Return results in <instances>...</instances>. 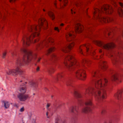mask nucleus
Wrapping results in <instances>:
<instances>
[{
    "label": "nucleus",
    "mask_w": 123,
    "mask_h": 123,
    "mask_svg": "<svg viewBox=\"0 0 123 123\" xmlns=\"http://www.w3.org/2000/svg\"><path fill=\"white\" fill-rule=\"evenodd\" d=\"M64 64L70 70H74L77 78L82 80L85 79L86 75L84 70H81L80 63L77 62L71 54H69L64 57Z\"/></svg>",
    "instance_id": "obj_3"
},
{
    "label": "nucleus",
    "mask_w": 123,
    "mask_h": 123,
    "mask_svg": "<svg viewBox=\"0 0 123 123\" xmlns=\"http://www.w3.org/2000/svg\"><path fill=\"white\" fill-rule=\"evenodd\" d=\"M83 29L84 27L83 26L79 23L76 22L74 29L75 32L80 33L83 31Z\"/></svg>",
    "instance_id": "obj_10"
},
{
    "label": "nucleus",
    "mask_w": 123,
    "mask_h": 123,
    "mask_svg": "<svg viewBox=\"0 0 123 123\" xmlns=\"http://www.w3.org/2000/svg\"><path fill=\"white\" fill-rule=\"evenodd\" d=\"M55 123H66L65 121L64 120L59 119L58 118L56 119V121L55 122Z\"/></svg>",
    "instance_id": "obj_25"
},
{
    "label": "nucleus",
    "mask_w": 123,
    "mask_h": 123,
    "mask_svg": "<svg viewBox=\"0 0 123 123\" xmlns=\"http://www.w3.org/2000/svg\"><path fill=\"white\" fill-rule=\"evenodd\" d=\"M55 30L57 31L58 32H59V30L58 27H55Z\"/></svg>",
    "instance_id": "obj_38"
},
{
    "label": "nucleus",
    "mask_w": 123,
    "mask_h": 123,
    "mask_svg": "<svg viewBox=\"0 0 123 123\" xmlns=\"http://www.w3.org/2000/svg\"><path fill=\"white\" fill-rule=\"evenodd\" d=\"M84 47L85 48L86 51L87 52L89 50H90H90L89 49L90 48H91V46H90V44H84V46H82L79 49V51L81 53H82V48Z\"/></svg>",
    "instance_id": "obj_19"
},
{
    "label": "nucleus",
    "mask_w": 123,
    "mask_h": 123,
    "mask_svg": "<svg viewBox=\"0 0 123 123\" xmlns=\"http://www.w3.org/2000/svg\"><path fill=\"white\" fill-rule=\"evenodd\" d=\"M115 96L119 100L123 99V90L118 91L115 95Z\"/></svg>",
    "instance_id": "obj_15"
},
{
    "label": "nucleus",
    "mask_w": 123,
    "mask_h": 123,
    "mask_svg": "<svg viewBox=\"0 0 123 123\" xmlns=\"http://www.w3.org/2000/svg\"><path fill=\"white\" fill-rule=\"evenodd\" d=\"M71 11H72V14H73V11H72V10H71Z\"/></svg>",
    "instance_id": "obj_51"
},
{
    "label": "nucleus",
    "mask_w": 123,
    "mask_h": 123,
    "mask_svg": "<svg viewBox=\"0 0 123 123\" xmlns=\"http://www.w3.org/2000/svg\"><path fill=\"white\" fill-rule=\"evenodd\" d=\"M24 107H23L22 108H21L20 110V111L21 112H22L23 111H24Z\"/></svg>",
    "instance_id": "obj_36"
},
{
    "label": "nucleus",
    "mask_w": 123,
    "mask_h": 123,
    "mask_svg": "<svg viewBox=\"0 0 123 123\" xmlns=\"http://www.w3.org/2000/svg\"><path fill=\"white\" fill-rule=\"evenodd\" d=\"M36 70L37 71H38L39 70V67H37L36 68Z\"/></svg>",
    "instance_id": "obj_42"
},
{
    "label": "nucleus",
    "mask_w": 123,
    "mask_h": 123,
    "mask_svg": "<svg viewBox=\"0 0 123 123\" xmlns=\"http://www.w3.org/2000/svg\"><path fill=\"white\" fill-rule=\"evenodd\" d=\"M63 76L62 73H58L56 76L55 78L56 80H58L62 78Z\"/></svg>",
    "instance_id": "obj_24"
},
{
    "label": "nucleus",
    "mask_w": 123,
    "mask_h": 123,
    "mask_svg": "<svg viewBox=\"0 0 123 123\" xmlns=\"http://www.w3.org/2000/svg\"><path fill=\"white\" fill-rule=\"evenodd\" d=\"M74 45V42H72L70 43L68 45H67L64 47L62 48L61 50L65 53L67 52L71 49Z\"/></svg>",
    "instance_id": "obj_11"
},
{
    "label": "nucleus",
    "mask_w": 123,
    "mask_h": 123,
    "mask_svg": "<svg viewBox=\"0 0 123 123\" xmlns=\"http://www.w3.org/2000/svg\"><path fill=\"white\" fill-rule=\"evenodd\" d=\"M0 16H1L2 18L3 19H4L5 18L6 16V15H5L4 13H3L2 15L1 13V12H0Z\"/></svg>",
    "instance_id": "obj_33"
},
{
    "label": "nucleus",
    "mask_w": 123,
    "mask_h": 123,
    "mask_svg": "<svg viewBox=\"0 0 123 123\" xmlns=\"http://www.w3.org/2000/svg\"><path fill=\"white\" fill-rule=\"evenodd\" d=\"M11 54H12V55H13V53H11Z\"/></svg>",
    "instance_id": "obj_50"
},
{
    "label": "nucleus",
    "mask_w": 123,
    "mask_h": 123,
    "mask_svg": "<svg viewBox=\"0 0 123 123\" xmlns=\"http://www.w3.org/2000/svg\"><path fill=\"white\" fill-rule=\"evenodd\" d=\"M47 13L49 16L51 18L52 20H54L55 18L54 15L53 13L51 11H47Z\"/></svg>",
    "instance_id": "obj_26"
},
{
    "label": "nucleus",
    "mask_w": 123,
    "mask_h": 123,
    "mask_svg": "<svg viewBox=\"0 0 123 123\" xmlns=\"http://www.w3.org/2000/svg\"><path fill=\"white\" fill-rule=\"evenodd\" d=\"M22 81V80H21V81H20V82H21Z\"/></svg>",
    "instance_id": "obj_56"
},
{
    "label": "nucleus",
    "mask_w": 123,
    "mask_h": 123,
    "mask_svg": "<svg viewBox=\"0 0 123 123\" xmlns=\"http://www.w3.org/2000/svg\"><path fill=\"white\" fill-rule=\"evenodd\" d=\"M59 0V1H62V0Z\"/></svg>",
    "instance_id": "obj_54"
},
{
    "label": "nucleus",
    "mask_w": 123,
    "mask_h": 123,
    "mask_svg": "<svg viewBox=\"0 0 123 123\" xmlns=\"http://www.w3.org/2000/svg\"><path fill=\"white\" fill-rule=\"evenodd\" d=\"M51 59L53 60H55L57 58V57L55 54H52L50 55Z\"/></svg>",
    "instance_id": "obj_29"
},
{
    "label": "nucleus",
    "mask_w": 123,
    "mask_h": 123,
    "mask_svg": "<svg viewBox=\"0 0 123 123\" xmlns=\"http://www.w3.org/2000/svg\"><path fill=\"white\" fill-rule=\"evenodd\" d=\"M99 74L98 71L93 70L92 73V77L97 78L98 77Z\"/></svg>",
    "instance_id": "obj_23"
},
{
    "label": "nucleus",
    "mask_w": 123,
    "mask_h": 123,
    "mask_svg": "<svg viewBox=\"0 0 123 123\" xmlns=\"http://www.w3.org/2000/svg\"><path fill=\"white\" fill-rule=\"evenodd\" d=\"M85 106L83 107L82 109V112L87 113L90 111L91 110V107L92 105L91 98H87L85 102Z\"/></svg>",
    "instance_id": "obj_8"
},
{
    "label": "nucleus",
    "mask_w": 123,
    "mask_h": 123,
    "mask_svg": "<svg viewBox=\"0 0 123 123\" xmlns=\"http://www.w3.org/2000/svg\"><path fill=\"white\" fill-rule=\"evenodd\" d=\"M48 112H47L46 113V115L47 116V118H49L48 117Z\"/></svg>",
    "instance_id": "obj_45"
},
{
    "label": "nucleus",
    "mask_w": 123,
    "mask_h": 123,
    "mask_svg": "<svg viewBox=\"0 0 123 123\" xmlns=\"http://www.w3.org/2000/svg\"><path fill=\"white\" fill-rule=\"evenodd\" d=\"M26 89L25 85L24 84L21 85L19 87V91L22 93H25Z\"/></svg>",
    "instance_id": "obj_20"
},
{
    "label": "nucleus",
    "mask_w": 123,
    "mask_h": 123,
    "mask_svg": "<svg viewBox=\"0 0 123 123\" xmlns=\"http://www.w3.org/2000/svg\"><path fill=\"white\" fill-rule=\"evenodd\" d=\"M113 63L115 65L120 64L123 60V53H115L114 51L109 52Z\"/></svg>",
    "instance_id": "obj_6"
},
{
    "label": "nucleus",
    "mask_w": 123,
    "mask_h": 123,
    "mask_svg": "<svg viewBox=\"0 0 123 123\" xmlns=\"http://www.w3.org/2000/svg\"><path fill=\"white\" fill-rule=\"evenodd\" d=\"M111 123V122H108L106 123Z\"/></svg>",
    "instance_id": "obj_48"
},
{
    "label": "nucleus",
    "mask_w": 123,
    "mask_h": 123,
    "mask_svg": "<svg viewBox=\"0 0 123 123\" xmlns=\"http://www.w3.org/2000/svg\"><path fill=\"white\" fill-rule=\"evenodd\" d=\"M120 6L123 8V3H119Z\"/></svg>",
    "instance_id": "obj_37"
},
{
    "label": "nucleus",
    "mask_w": 123,
    "mask_h": 123,
    "mask_svg": "<svg viewBox=\"0 0 123 123\" xmlns=\"http://www.w3.org/2000/svg\"><path fill=\"white\" fill-rule=\"evenodd\" d=\"M78 107L77 106H72L69 108V110L71 111L72 113L76 115L78 113Z\"/></svg>",
    "instance_id": "obj_16"
},
{
    "label": "nucleus",
    "mask_w": 123,
    "mask_h": 123,
    "mask_svg": "<svg viewBox=\"0 0 123 123\" xmlns=\"http://www.w3.org/2000/svg\"><path fill=\"white\" fill-rule=\"evenodd\" d=\"M29 84L33 90H36L37 86V85L35 82L34 81H31L29 82Z\"/></svg>",
    "instance_id": "obj_18"
},
{
    "label": "nucleus",
    "mask_w": 123,
    "mask_h": 123,
    "mask_svg": "<svg viewBox=\"0 0 123 123\" xmlns=\"http://www.w3.org/2000/svg\"><path fill=\"white\" fill-rule=\"evenodd\" d=\"M21 51L25 54L23 58L22 59L20 58L17 59L16 62V69H8L6 72L8 74H22L23 71L21 70L20 67L23 66L24 63L27 64L31 61L33 62L34 65L36 66V63L39 62L41 59V58L37 59L36 54L25 48L21 49Z\"/></svg>",
    "instance_id": "obj_1"
},
{
    "label": "nucleus",
    "mask_w": 123,
    "mask_h": 123,
    "mask_svg": "<svg viewBox=\"0 0 123 123\" xmlns=\"http://www.w3.org/2000/svg\"><path fill=\"white\" fill-rule=\"evenodd\" d=\"M119 81H120V82H121V81H120V80H119Z\"/></svg>",
    "instance_id": "obj_57"
},
{
    "label": "nucleus",
    "mask_w": 123,
    "mask_h": 123,
    "mask_svg": "<svg viewBox=\"0 0 123 123\" xmlns=\"http://www.w3.org/2000/svg\"><path fill=\"white\" fill-rule=\"evenodd\" d=\"M44 22L46 26L47 25V21L44 18H40L38 20L39 25L30 26L29 28L31 34H27L24 35L22 39V42L24 45L28 46L31 42V40L33 37L39 35V32L41 26L44 25Z\"/></svg>",
    "instance_id": "obj_4"
},
{
    "label": "nucleus",
    "mask_w": 123,
    "mask_h": 123,
    "mask_svg": "<svg viewBox=\"0 0 123 123\" xmlns=\"http://www.w3.org/2000/svg\"><path fill=\"white\" fill-rule=\"evenodd\" d=\"M38 41V39L37 40H34V43H36V42H37Z\"/></svg>",
    "instance_id": "obj_43"
},
{
    "label": "nucleus",
    "mask_w": 123,
    "mask_h": 123,
    "mask_svg": "<svg viewBox=\"0 0 123 123\" xmlns=\"http://www.w3.org/2000/svg\"><path fill=\"white\" fill-rule=\"evenodd\" d=\"M50 105L49 104H47L46 106V108L48 109V110H49V109L48 108L49 107Z\"/></svg>",
    "instance_id": "obj_39"
},
{
    "label": "nucleus",
    "mask_w": 123,
    "mask_h": 123,
    "mask_svg": "<svg viewBox=\"0 0 123 123\" xmlns=\"http://www.w3.org/2000/svg\"><path fill=\"white\" fill-rule=\"evenodd\" d=\"M94 81L95 87L87 86L85 89V94L86 97L89 96L91 97L92 95H94L96 100L99 101L106 97L105 87L108 81L105 79L102 80L100 79L97 81L94 80Z\"/></svg>",
    "instance_id": "obj_2"
},
{
    "label": "nucleus",
    "mask_w": 123,
    "mask_h": 123,
    "mask_svg": "<svg viewBox=\"0 0 123 123\" xmlns=\"http://www.w3.org/2000/svg\"><path fill=\"white\" fill-rule=\"evenodd\" d=\"M53 96H51V98H53Z\"/></svg>",
    "instance_id": "obj_52"
},
{
    "label": "nucleus",
    "mask_w": 123,
    "mask_h": 123,
    "mask_svg": "<svg viewBox=\"0 0 123 123\" xmlns=\"http://www.w3.org/2000/svg\"><path fill=\"white\" fill-rule=\"evenodd\" d=\"M74 93V95L77 98H80L82 97L81 93L79 92L75 91Z\"/></svg>",
    "instance_id": "obj_22"
},
{
    "label": "nucleus",
    "mask_w": 123,
    "mask_h": 123,
    "mask_svg": "<svg viewBox=\"0 0 123 123\" xmlns=\"http://www.w3.org/2000/svg\"><path fill=\"white\" fill-rule=\"evenodd\" d=\"M79 100V104L81 105V104H82V101H80V100Z\"/></svg>",
    "instance_id": "obj_40"
},
{
    "label": "nucleus",
    "mask_w": 123,
    "mask_h": 123,
    "mask_svg": "<svg viewBox=\"0 0 123 123\" xmlns=\"http://www.w3.org/2000/svg\"><path fill=\"white\" fill-rule=\"evenodd\" d=\"M43 11H45V10L44 9H43Z\"/></svg>",
    "instance_id": "obj_58"
},
{
    "label": "nucleus",
    "mask_w": 123,
    "mask_h": 123,
    "mask_svg": "<svg viewBox=\"0 0 123 123\" xmlns=\"http://www.w3.org/2000/svg\"><path fill=\"white\" fill-rule=\"evenodd\" d=\"M66 83L67 86H70L72 83V81L70 79H68L66 81Z\"/></svg>",
    "instance_id": "obj_31"
},
{
    "label": "nucleus",
    "mask_w": 123,
    "mask_h": 123,
    "mask_svg": "<svg viewBox=\"0 0 123 123\" xmlns=\"http://www.w3.org/2000/svg\"><path fill=\"white\" fill-rule=\"evenodd\" d=\"M96 43L98 45L107 50H110L115 46V45L113 43L105 44L103 42L100 41H97Z\"/></svg>",
    "instance_id": "obj_9"
},
{
    "label": "nucleus",
    "mask_w": 123,
    "mask_h": 123,
    "mask_svg": "<svg viewBox=\"0 0 123 123\" xmlns=\"http://www.w3.org/2000/svg\"><path fill=\"white\" fill-rule=\"evenodd\" d=\"M9 0L10 2H11L12 1H14L15 0Z\"/></svg>",
    "instance_id": "obj_44"
},
{
    "label": "nucleus",
    "mask_w": 123,
    "mask_h": 123,
    "mask_svg": "<svg viewBox=\"0 0 123 123\" xmlns=\"http://www.w3.org/2000/svg\"><path fill=\"white\" fill-rule=\"evenodd\" d=\"M47 71L49 74H50L53 73L54 71V69L53 68H48Z\"/></svg>",
    "instance_id": "obj_28"
},
{
    "label": "nucleus",
    "mask_w": 123,
    "mask_h": 123,
    "mask_svg": "<svg viewBox=\"0 0 123 123\" xmlns=\"http://www.w3.org/2000/svg\"><path fill=\"white\" fill-rule=\"evenodd\" d=\"M23 123H24V122Z\"/></svg>",
    "instance_id": "obj_60"
},
{
    "label": "nucleus",
    "mask_w": 123,
    "mask_h": 123,
    "mask_svg": "<svg viewBox=\"0 0 123 123\" xmlns=\"http://www.w3.org/2000/svg\"><path fill=\"white\" fill-rule=\"evenodd\" d=\"M112 3L114 6L116 7L117 10V12L120 16L122 17V16L123 12L122 9L121 8H118L117 6V4L115 1L114 0H112Z\"/></svg>",
    "instance_id": "obj_14"
},
{
    "label": "nucleus",
    "mask_w": 123,
    "mask_h": 123,
    "mask_svg": "<svg viewBox=\"0 0 123 123\" xmlns=\"http://www.w3.org/2000/svg\"><path fill=\"white\" fill-rule=\"evenodd\" d=\"M73 123H77V122L76 121H75V122Z\"/></svg>",
    "instance_id": "obj_49"
},
{
    "label": "nucleus",
    "mask_w": 123,
    "mask_h": 123,
    "mask_svg": "<svg viewBox=\"0 0 123 123\" xmlns=\"http://www.w3.org/2000/svg\"><path fill=\"white\" fill-rule=\"evenodd\" d=\"M4 105V106L5 108L7 109L8 108L9 106V103L7 101H4L3 102Z\"/></svg>",
    "instance_id": "obj_27"
},
{
    "label": "nucleus",
    "mask_w": 123,
    "mask_h": 123,
    "mask_svg": "<svg viewBox=\"0 0 123 123\" xmlns=\"http://www.w3.org/2000/svg\"><path fill=\"white\" fill-rule=\"evenodd\" d=\"M64 25V24L63 23H62L60 25V26H62Z\"/></svg>",
    "instance_id": "obj_46"
},
{
    "label": "nucleus",
    "mask_w": 123,
    "mask_h": 123,
    "mask_svg": "<svg viewBox=\"0 0 123 123\" xmlns=\"http://www.w3.org/2000/svg\"><path fill=\"white\" fill-rule=\"evenodd\" d=\"M53 40L51 38H48L46 40L43 41H41L40 43H39L37 46L38 47H41L44 46H45L46 47H49L47 51V54H48L51 52H52L55 50V49L54 47H49V45L50 44L53 43Z\"/></svg>",
    "instance_id": "obj_7"
},
{
    "label": "nucleus",
    "mask_w": 123,
    "mask_h": 123,
    "mask_svg": "<svg viewBox=\"0 0 123 123\" xmlns=\"http://www.w3.org/2000/svg\"><path fill=\"white\" fill-rule=\"evenodd\" d=\"M94 10L93 14L95 18L101 19L105 22H109L113 20V19L109 17H100V14L102 12L107 14L111 13L113 9L111 6L108 5H104L101 7L100 9L96 8Z\"/></svg>",
    "instance_id": "obj_5"
},
{
    "label": "nucleus",
    "mask_w": 123,
    "mask_h": 123,
    "mask_svg": "<svg viewBox=\"0 0 123 123\" xmlns=\"http://www.w3.org/2000/svg\"><path fill=\"white\" fill-rule=\"evenodd\" d=\"M63 2H64L65 4H67L68 1L67 0H63Z\"/></svg>",
    "instance_id": "obj_41"
},
{
    "label": "nucleus",
    "mask_w": 123,
    "mask_h": 123,
    "mask_svg": "<svg viewBox=\"0 0 123 123\" xmlns=\"http://www.w3.org/2000/svg\"><path fill=\"white\" fill-rule=\"evenodd\" d=\"M89 62L86 59L83 60L81 62V65H83V66H84V64L85 63L87 64Z\"/></svg>",
    "instance_id": "obj_32"
},
{
    "label": "nucleus",
    "mask_w": 123,
    "mask_h": 123,
    "mask_svg": "<svg viewBox=\"0 0 123 123\" xmlns=\"http://www.w3.org/2000/svg\"><path fill=\"white\" fill-rule=\"evenodd\" d=\"M115 29H116L114 28H113L112 29L111 28L110 29H109V30L108 31V32H107L108 35V36H109L110 34V33H111V32H113L115 30Z\"/></svg>",
    "instance_id": "obj_30"
},
{
    "label": "nucleus",
    "mask_w": 123,
    "mask_h": 123,
    "mask_svg": "<svg viewBox=\"0 0 123 123\" xmlns=\"http://www.w3.org/2000/svg\"><path fill=\"white\" fill-rule=\"evenodd\" d=\"M2 28V27H1V28Z\"/></svg>",
    "instance_id": "obj_59"
},
{
    "label": "nucleus",
    "mask_w": 123,
    "mask_h": 123,
    "mask_svg": "<svg viewBox=\"0 0 123 123\" xmlns=\"http://www.w3.org/2000/svg\"><path fill=\"white\" fill-rule=\"evenodd\" d=\"M109 73L112 74L111 77V80L113 81L119 80L118 77L119 76L118 74L112 71H109Z\"/></svg>",
    "instance_id": "obj_12"
},
{
    "label": "nucleus",
    "mask_w": 123,
    "mask_h": 123,
    "mask_svg": "<svg viewBox=\"0 0 123 123\" xmlns=\"http://www.w3.org/2000/svg\"><path fill=\"white\" fill-rule=\"evenodd\" d=\"M17 97L21 101H25L27 99L28 96L27 95L24 93H19L17 95Z\"/></svg>",
    "instance_id": "obj_13"
},
{
    "label": "nucleus",
    "mask_w": 123,
    "mask_h": 123,
    "mask_svg": "<svg viewBox=\"0 0 123 123\" xmlns=\"http://www.w3.org/2000/svg\"><path fill=\"white\" fill-rule=\"evenodd\" d=\"M33 95H34L35 94L34 93H33Z\"/></svg>",
    "instance_id": "obj_55"
},
{
    "label": "nucleus",
    "mask_w": 123,
    "mask_h": 123,
    "mask_svg": "<svg viewBox=\"0 0 123 123\" xmlns=\"http://www.w3.org/2000/svg\"><path fill=\"white\" fill-rule=\"evenodd\" d=\"M72 33H68L66 34V37L67 41L69 42L72 40V38H74L75 37V35L74 33L73 34V32Z\"/></svg>",
    "instance_id": "obj_17"
},
{
    "label": "nucleus",
    "mask_w": 123,
    "mask_h": 123,
    "mask_svg": "<svg viewBox=\"0 0 123 123\" xmlns=\"http://www.w3.org/2000/svg\"><path fill=\"white\" fill-rule=\"evenodd\" d=\"M101 112L102 114H103L106 112V110L105 109H103L101 110Z\"/></svg>",
    "instance_id": "obj_34"
},
{
    "label": "nucleus",
    "mask_w": 123,
    "mask_h": 123,
    "mask_svg": "<svg viewBox=\"0 0 123 123\" xmlns=\"http://www.w3.org/2000/svg\"><path fill=\"white\" fill-rule=\"evenodd\" d=\"M100 65L102 69L104 70L107 67L106 65V63L104 61H101L100 62Z\"/></svg>",
    "instance_id": "obj_21"
},
{
    "label": "nucleus",
    "mask_w": 123,
    "mask_h": 123,
    "mask_svg": "<svg viewBox=\"0 0 123 123\" xmlns=\"http://www.w3.org/2000/svg\"><path fill=\"white\" fill-rule=\"evenodd\" d=\"M45 89H46V90H48V89H47V88H46Z\"/></svg>",
    "instance_id": "obj_53"
},
{
    "label": "nucleus",
    "mask_w": 123,
    "mask_h": 123,
    "mask_svg": "<svg viewBox=\"0 0 123 123\" xmlns=\"http://www.w3.org/2000/svg\"><path fill=\"white\" fill-rule=\"evenodd\" d=\"M6 54V52H4L3 53L2 58H4L5 57Z\"/></svg>",
    "instance_id": "obj_35"
},
{
    "label": "nucleus",
    "mask_w": 123,
    "mask_h": 123,
    "mask_svg": "<svg viewBox=\"0 0 123 123\" xmlns=\"http://www.w3.org/2000/svg\"><path fill=\"white\" fill-rule=\"evenodd\" d=\"M102 51L101 50H99V52L100 53H101L102 52Z\"/></svg>",
    "instance_id": "obj_47"
}]
</instances>
